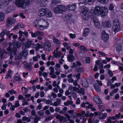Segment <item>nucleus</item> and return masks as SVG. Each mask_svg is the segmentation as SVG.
Instances as JSON below:
<instances>
[{
    "mask_svg": "<svg viewBox=\"0 0 123 123\" xmlns=\"http://www.w3.org/2000/svg\"><path fill=\"white\" fill-rule=\"evenodd\" d=\"M94 13L97 16H98L101 14L105 15L108 12V9L105 6L99 7V6H95L94 9Z\"/></svg>",
    "mask_w": 123,
    "mask_h": 123,
    "instance_id": "nucleus-1",
    "label": "nucleus"
},
{
    "mask_svg": "<svg viewBox=\"0 0 123 123\" xmlns=\"http://www.w3.org/2000/svg\"><path fill=\"white\" fill-rule=\"evenodd\" d=\"M16 42V40L15 39L12 40V43L9 42V46L7 48V49L8 51L15 52L17 51V48H19L20 47L21 44L20 42L19 41Z\"/></svg>",
    "mask_w": 123,
    "mask_h": 123,
    "instance_id": "nucleus-2",
    "label": "nucleus"
},
{
    "mask_svg": "<svg viewBox=\"0 0 123 123\" xmlns=\"http://www.w3.org/2000/svg\"><path fill=\"white\" fill-rule=\"evenodd\" d=\"M32 0H15V4L18 7L23 8L30 4Z\"/></svg>",
    "mask_w": 123,
    "mask_h": 123,
    "instance_id": "nucleus-3",
    "label": "nucleus"
},
{
    "mask_svg": "<svg viewBox=\"0 0 123 123\" xmlns=\"http://www.w3.org/2000/svg\"><path fill=\"white\" fill-rule=\"evenodd\" d=\"M34 26L37 27V25H39L40 24H42L44 26V28H47L49 26V23L48 22L46 19H40L37 21V20L34 23Z\"/></svg>",
    "mask_w": 123,
    "mask_h": 123,
    "instance_id": "nucleus-4",
    "label": "nucleus"
},
{
    "mask_svg": "<svg viewBox=\"0 0 123 123\" xmlns=\"http://www.w3.org/2000/svg\"><path fill=\"white\" fill-rule=\"evenodd\" d=\"M89 8L86 7H85L81 10V15L83 18L86 20H87L89 18L88 15Z\"/></svg>",
    "mask_w": 123,
    "mask_h": 123,
    "instance_id": "nucleus-5",
    "label": "nucleus"
},
{
    "mask_svg": "<svg viewBox=\"0 0 123 123\" xmlns=\"http://www.w3.org/2000/svg\"><path fill=\"white\" fill-rule=\"evenodd\" d=\"M120 29V24L118 19H115L113 21L112 29L115 32H117Z\"/></svg>",
    "mask_w": 123,
    "mask_h": 123,
    "instance_id": "nucleus-6",
    "label": "nucleus"
},
{
    "mask_svg": "<svg viewBox=\"0 0 123 123\" xmlns=\"http://www.w3.org/2000/svg\"><path fill=\"white\" fill-rule=\"evenodd\" d=\"M101 38L104 42H107L109 39V35L106 33L105 31H103L102 32Z\"/></svg>",
    "mask_w": 123,
    "mask_h": 123,
    "instance_id": "nucleus-7",
    "label": "nucleus"
},
{
    "mask_svg": "<svg viewBox=\"0 0 123 123\" xmlns=\"http://www.w3.org/2000/svg\"><path fill=\"white\" fill-rule=\"evenodd\" d=\"M51 44L50 42L49 41H47L44 43L43 48L45 50L49 51L51 50Z\"/></svg>",
    "mask_w": 123,
    "mask_h": 123,
    "instance_id": "nucleus-8",
    "label": "nucleus"
},
{
    "mask_svg": "<svg viewBox=\"0 0 123 123\" xmlns=\"http://www.w3.org/2000/svg\"><path fill=\"white\" fill-rule=\"evenodd\" d=\"M15 21L16 20L15 19L9 17L7 18L6 24L7 26H9L10 25L14 24Z\"/></svg>",
    "mask_w": 123,
    "mask_h": 123,
    "instance_id": "nucleus-9",
    "label": "nucleus"
},
{
    "mask_svg": "<svg viewBox=\"0 0 123 123\" xmlns=\"http://www.w3.org/2000/svg\"><path fill=\"white\" fill-rule=\"evenodd\" d=\"M31 33V36L33 37H35L38 36H43L44 34L43 32L39 31H36L34 33L32 32Z\"/></svg>",
    "mask_w": 123,
    "mask_h": 123,
    "instance_id": "nucleus-10",
    "label": "nucleus"
},
{
    "mask_svg": "<svg viewBox=\"0 0 123 123\" xmlns=\"http://www.w3.org/2000/svg\"><path fill=\"white\" fill-rule=\"evenodd\" d=\"M56 118L58 119L60 122L63 121L64 122H65L67 121V119L65 117L63 116H61L59 114H57L56 115Z\"/></svg>",
    "mask_w": 123,
    "mask_h": 123,
    "instance_id": "nucleus-11",
    "label": "nucleus"
},
{
    "mask_svg": "<svg viewBox=\"0 0 123 123\" xmlns=\"http://www.w3.org/2000/svg\"><path fill=\"white\" fill-rule=\"evenodd\" d=\"M102 25L104 28H109L111 26V24L109 21L106 20L102 23Z\"/></svg>",
    "mask_w": 123,
    "mask_h": 123,
    "instance_id": "nucleus-12",
    "label": "nucleus"
},
{
    "mask_svg": "<svg viewBox=\"0 0 123 123\" xmlns=\"http://www.w3.org/2000/svg\"><path fill=\"white\" fill-rule=\"evenodd\" d=\"M81 82L82 85L85 87H87L88 86V84L86 79L84 78H81Z\"/></svg>",
    "mask_w": 123,
    "mask_h": 123,
    "instance_id": "nucleus-13",
    "label": "nucleus"
},
{
    "mask_svg": "<svg viewBox=\"0 0 123 123\" xmlns=\"http://www.w3.org/2000/svg\"><path fill=\"white\" fill-rule=\"evenodd\" d=\"M93 100L97 104H100L102 103V101L98 96H95L94 97Z\"/></svg>",
    "mask_w": 123,
    "mask_h": 123,
    "instance_id": "nucleus-14",
    "label": "nucleus"
},
{
    "mask_svg": "<svg viewBox=\"0 0 123 123\" xmlns=\"http://www.w3.org/2000/svg\"><path fill=\"white\" fill-rule=\"evenodd\" d=\"M54 54L53 56L52 57H55V58H59L60 57L61 55V51H57L55 50L53 52Z\"/></svg>",
    "mask_w": 123,
    "mask_h": 123,
    "instance_id": "nucleus-15",
    "label": "nucleus"
},
{
    "mask_svg": "<svg viewBox=\"0 0 123 123\" xmlns=\"http://www.w3.org/2000/svg\"><path fill=\"white\" fill-rule=\"evenodd\" d=\"M32 41L31 39H29L28 40L26 44L25 45V47L26 48H29L32 44Z\"/></svg>",
    "mask_w": 123,
    "mask_h": 123,
    "instance_id": "nucleus-16",
    "label": "nucleus"
},
{
    "mask_svg": "<svg viewBox=\"0 0 123 123\" xmlns=\"http://www.w3.org/2000/svg\"><path fill=\"white\" fill-rule=\"evenodd\" d=\"M46 10L45 9L42 8L40 10L39 15L40 17H42L45 15Z\"/></svg>",
    "mask_w": 123,
    "mask_h": 123,
    "instance_id": "nucleus-17",
    "label": "nucleus"
},
{
    "mask_svg": "<svg viewBox=\"0 0 123 123\" xmlns=\"http://www.w3.org/2000/svg\"><path fill=\"white\" fill-rule=\"evenodd\" d=\"M7 54V53L3 50H2L0 49V57L1 58H6V55Z\"/></svg>",
    "mask_w": 123,
    "mask_h": 123,
    "instance_id": "nucleus-18",
    "label": "nucleus"
},
{
    "mask_svg": "<svg viewBox=\"0 0 123 123\" xmlns=\"http://www.w3.org/2000/svg\"><path fill=\"white\" fill-rule=\"evenodd\" d=\"M8 0H1L0 3V6L3 7L7 6L8 3Z\"/></svg>",
    "mask_w": 123,
    "mask_h": 123,
    "instance_id": "nucleus-19",
    "label": "nucleus"
},
{
    "mask_svg": "<svg viewBox=\"0 0 123 123\" xmlns=\"http://www.w3.org/2000/svg\"><path fill=\"white\" fill-rule=\"evenodd\" d=\"M56 101L54 102L53 105L55 106H57L61 104V99L57 98L56 99Z\"/></svg>",
    "mask_w": 123,
    "mask_h": 123,
    "instance_id": "nucleus-20",
    "label": "nucleus"
},
{
    "mask_svg": "<svg viewBox=\"0 0 123 123\" xmlns=\"http://www.w3.org/2000/svg\"><path fill=\"white\" fill-rule=\"evenodd\" d=\"M76 8V5L75 4H70L67 6V9L71 11H74Z\"/></svg>",
    "mask_w": 123,
    "mask_h": 123,
    "instance_id": "nucleus-21",
    "label": "nucleus"
},
{
    "mask_svg": "<svg viewBox=\"0 0 123 123\" xmlns=\"http://www.w3.org/2000/svg\"><path fill=\"white\" fill-rule=\"evenodd\" d=\"M28 52L25 49L22 51V53H21L20 55L23 57L24 59H26V58L27 56L28 55Z\"/></svg>",
    "mask_w": 123,
    "mask_h": 123,
    "instance_id": "nucleus-22",
    "label": "nucleus"
},
{
    "mask_svg": "<svg viewBox=\"0 0 123 123\" xmlns=\"http://www.w3.org/2000/svg\"><path fill=\"white\" fill-rule=\"evenodd\" d=\"M93 21L96 27H98L100 25L98 20L96 17H94L93 18Z\"/></svg>",
    "mask_w": 123,
    "mask_h": 123,
    "instance_id": "nucleus-23",
    "label": "nucleus"
},
{
    "mask_svg": "<svg viewBox=\"0 0 123 123\" xmlns=\"http://www.w3.org/2000/svg\"><path fill=\"white\" fill-rule=\"evenodd\" d=\"M107 115V114L106 113H101L98 115L99 118L100 119H105Z\"/></svg>",
    "mask_w": 123,
    "mask_h": 123,
    "instance_id": "nucleus-24",
    "label": "nucleus"
},
{
    "mask_svg": "<svg viewBox=\"0 0 123 123\" xmlns=\"http://www.w3.org/2000/svg\"><path fill=\"white\" fill-rule=\"evenodd\" d=\"M121 115V113H119L118 114H116L115 116L111 117L110 118L112 120H116L120 118Z\"/></svg>",
    "mask_w": 123,
    "mask_h": 123,
    "instance_id": "nucleus-25",
    "label": "nucleus"
},
{
    "mask_svg": "<svg viewBox=\"0 0 123 123\" xmlns=\"http://www.w3.org/2000/svg\"><path fill=\"white\" fill-rule=\"evenodd\" d=\"M53 40V43L56 44H60L61 43V42L57 39L54 36H53L52 38Z\"/></svg>",
    "mask_w": 123,
    "mask_h": 123,
    "instance_id": "nucleus-26",
    "label": "nucleus"
},
{
    "mask_svg": "<svg viewBox=\"0 0 123 123\" xmlns=\"http://www.w3.org/2000/svg\"><path fill=\"white\" fill-rule=\"evenodd\" d=\"M74 59V57L72 55H69L68 56V60L69 62H71L73 61Z\"/></svg>",
    "mask_w": 123,
    "mask_h": 123,
    "instance_id": "nucleus-27",
    "label": "nucleus"
},
{
    "mask_svg": "<svg viewBox=\"0 0 123 123\" xmlns=\"http://www.w3.org/2000/svg\"><path fill=\"white\" fill-rule=\"evenodd\" d=\"M94 87L95 90L97 92L100 91L101 90V88L99 87L98 84L97 83H95L93 85Z\"/></svg>",
    "mask_w": 123,
    "mask_h": 123,
    "instance_id": "nucleus-28",
    "label": "nucleus"
},
{
    "mask_svg": "<svg viewBox=\"0 0 123 123\" xmlns=\"http://www.w3.org/2000/svg\"><path fill=\"white\" fill-rule=\"evenodd\" d=\"M61 8L59 7V6L55 7L54 9V12L55 13H62L60 11Z\"/></svg>",
    "mask_w": 123,
    "mask_h": 123,
    "instance_id": "nucleus-29",
    "label": "nucleus"
},
{
    "mask_svg": "<svg viewBox=\"0 0 123 123\" xmlns=\"http://www.w3.org/2000/svg\"><path fill=\"white\" fill-rule=\"evenodd\" d=\"M45 16L48 17H51L52 16V14L50 11L48 10H46Z\"/></svg>",
    "mask_w": 123,
    "mask_h": 123,
    "instance_id": "nucleus-30",
    "label": "nucleus"
},
{
    "mask_svg": "<svg viewBox=\"0 0 123 123\" xmlns=\"http://www.w3.org/2000/svg\"><path fill=\"white\" fill-rule=\"evenodd\" d=\"M71 115L73 116V118H77L78 116H80L81 117L82 116L81 114L80 113H77L75 112H74L73 114Z\"/></svg>",
    "mask_w": 123,
    "mask_h": 123,
    "instance_id": "nucleus-31",
    "label": "nucleus"
},
{
    "mask_svg": "<svg viewBox=\"0 0 123 123\" xmlns=\"http://www.w3.org/2000/svg\"><path fill=\"white\" fill-rule=\"evenodd\" d=\"M59 7L61 8H60V11L62 13V12H64L66 11V9L65 8V6L64 5H59Z\"/></svg>",
    "mask_w": 123,
    "mask_h": 123,
    "instance_id": "nucleus-32",
    "label": "nucleus"
},
{
    "mask_svg": "<svg viewBox=\"0 0 123 123\" xmlns=\"http://www.w3.org/2000/svg\"><path fill=\"white\" fill-rule=\"evenodd\" d=\"M89 31V28H86L84 30V32L83 34V36L86 37V36Z\"/></svg>",
    "mask_w": 123,
    "mask_h": 123,
    "instance_id": "nucleus-33",
    "label": "nucleus"
},
{
    "mask_svg": "<svg viewBox=\"0 0 123 123\" xmlns=\"http://www.w3.org/2000/svg\"><path fill=\"white\" fill-rule=\"evenodd\" d=\"M33 48L36 49L37 50L39 49L40 48H42L41 45L39 43H37L36 44L33 45Z\"/></svg>",
    "mask_w": 123,
    "mask_h": 123,
    "instance_id": "nucleus-34",
    "label": "nucleus"
},
{
    "mask_svg": "<svg viewBox=\"0 0 123 123\" xmlns=\"http://www.w3.org/2000/svg\"><path fill=\"white\" fill-rule=\"evenodd\" d=\"M22 120L23 121H26L28 122H30L31 121L30 118L27 117L26 116H24L22 118Z\"/></svg>",
    "mask_w": 123,
    "mask_h": 123,
    "instance_id": "nucleus-35",
    "label": "nucleus"
},
{
    "mask_svg": "<svg viewBox=\"0 0 123 123\" xmlns=\"http://www.w3.org/2000/svg\"><path fill=\"white\" fill-rule=\"evenodd\" d=\"M122 46L120 44H118L116 47V51H117L119 52L122 50Z\"/></svg>",
    "mask_w": 123,
    "mask_h": 123,
    "instance_id": "nucleus-36",
    "label": "nucleus"
},
{
    "mask_svg": "<svg viewBox=\"0 0 123 123\" xmlns=\"http://www.w3.org/2000/svg\"><path fill=\"white\" fill-rule=\"evenodd\" d=\"M79 48L81 50H83L85 52H86L87 51V50L86 48L83 45H81L79 47Z\"/></svg>",
    "mask_w": 123,
    "mask_h": 123,
    "instance_id": "nucleus-37",
    "label": "nucleus"
},
{
    "mask_svg": "<svg viewBox=\"0 0 123 123\" xmlns=\"http://www.w3.org/2000/svg\"><path fill=\"white\" fill-rule=\"evenodd\" d=\"M98 106L99 109L102 111H104L105 109V106L101 105H98Z\"/></svg>",
    "mask_w": 123,
    "mask_h": 123,
    "instance_id": "nucleus-38",
    "label": "nucleus"
},
{
    "mask_svg": "<svg viewBox=\"0 0 123 123\" xmlns=\"http://www.w3.org/2000/svg\"><path fill=\"white\" fill-rule=\"evenodd\" d=\"M49 69L50 70V72L49 73V75L54 74V68L52 66H50L49 68Z\"/></svg>",
    "mask_w": 123,
    "mask_h": 123,
    "instance_id": "nucleus-39",
    "label": "nucleus"
},
{
    "mask_svg": "<svg viewBox=\"0 0 123 123\" xmlns=\"http://www.w3.org/2000/svg\"><path fill=\"white\" fill-rule=\"evenodd\" d=\"M60 65L58 63H57L55 67V68L56 70L59 71L60 70Z\"/></svg>",
    "mask_w": 123,
    "mask_h": 123,
    "instance_id": "nucleus-40",
    "label": "nucleus"
},
{
    "mask_svg": "<svg viewBox=\"0 0 123 123\" xmlns=\"http://www.w3.org/2000/svg\"><path fill=\"white\" fill-rule=\"evenodd\" d=\"M40 119V117L38 116H36L34 119V123H37Z\"/></svg>",
    "mask_w": 123,
    "mask_h": 123,
    "instance_id": "nucleus-41",
    "label": "nucleus"
},
{
    "mask_svg": "<svg viewBox=\"0 0 123 123\" xmlns=\"http://www.w3.org/2000/svg\"><path fill=\"white\" fill-rule=\"evenodd\" d=\"M61 3V1L59 0H52V3L53 4L56 5Z\"/></svg>",
    "mask_w": 123,
    "mask_h": 123,
    "instance_id": "nucleus-42",
    "label": "nucleus"
},
{
    "mask_svg": "<svg viewBox=\"0 0 123 123\" xmlns=\"http://www.w3.org/2000/svg\"><path fill=\"white\" fill-rule=\"evenodd\" d=\"M84 89L83 88H81L80 90L79 89L78 90V92L84 95L85 94Z\"/></svg>",
    "mask_w": 123,
    "mask_h": 123,
    "instance_id": "nucleus-43",
    "label": "nucleus"
},
{
    "mask_svg": "<svg viewBox=\"0 0 123 123\" xmlns=\"http://www.w3.org/2000/svg\"><path fill=\"white\" fill-rule=\"evenodd\" d=\"M8 92L11 95H12L13 94H16L17 92L13 89L8 91Z\"/></svg>",
    "mask_w": 123,
    "mask_h": 123,
    "instance_id": "nucleus-44",
    "label": "nucleus"
},
{
    "mask_svg": "<svg viewBox=\"0 0 123 123\" xmlns=\"http://www.w3.org/2000/svg\"><path fill=\"white\" fill-rule=\"evenodd\" d=\"M5 16L3 13L0 12V21H2L4 19Z\"/></svg>",
    "mask_w": 123,
    "mask_h": 123,
    "instance_id": "nucleus-45",
    "label": "nucleus"
},
{
    "mask_svg": "<svg viewBox=\"0 0 123 123\" xmlns=\"http://www.w3.org/2000/svg\"><path fill=\"white\" fill-rule=\"evenodd\" d=\"M6 30H3L0 34V36L2 37H3L6 34Z\"/></svg>",
    "mask_w": 123,
    "mask_h": 123,
    "instance_id": "nucleus-46",
    "label": "nucleus"
},
{
    "mask_svg": "<svg viewBox=\"0 0 123 123\" xmlns=\"http://www.w3.org/2000/svg\"><path fill=\"white\" fill-rule=\"evenodd\" d=\"M12 71L11 70H9L8 71L7 74L5 77L6 79H7L9 77H10V74L12 73Z\"/></svg>",
    "mask_w": 123,
    "mask_h": 123,
    "instance_id": "nucleus-47",
    "label": "nucleus"
},
{
    "mask_svg": "<svg viewBox=\"0 0 123 123\" xmlns=\"http://www.w3.org/2000/svg\"><path fill=\"white\" fill-rule=\"evenodd\" d=\"M76 69L78 72H83L84 70V68L81 67L77 68H76Z\"/></svg>",
    "mask_w": 123,
    "mask_h": 123,
    "instance_id": "nucleus-48",
    "label": "nucleus"
},
{
    "mask_svg": "<svg viewBox=\"0 0 123 123\" xmlns=\"http://www.w3.org/2000/svg\"><path fill=\"white\" fill-rule=\"evenodd\" d=\"M46 103L47 104L50 105H53V103H52V101L48 99L46 100Z\"/></svg>",
    "mask_w": 123,
    "mask_h": 123,
    "instance_id": "nucleus-49",
    "label": "nucleus"
},
{
    "mask_svg": "<svg viewBox=\"0 0 123 123\" xmlns=\"http://www.w3.org/2000/svg\"><path fill=\"white\" fill-rule=\"evenodd\" d=\"M90 58L89 57H87L85 59V62L86 64H89L90 62Z\"/></svg>",
    "mask_w": 123,
    "mask_h": 123,
    "instance_id": "nucleus-50",
    "label": "nucleus"
},
{
    "mask_svg": "<svg viewBox=\"0 0 123 123\" xmlns=\"http://www.w3.org/2000/svg\"><path fill=\"white\" fill-rule=\"evenodd\" d=\"M14 79L17 81H20L21 80V79L19 76H15L14 77Z\"/></svg>",
    "mask_w": 123,
    "mask_h": 123,
    "instance_id": "nucleus-51",
    "label": "nucleus"
},
{
    "mask_svg": "<svg viewBox=\"0 0 123 123\" xmlns=\"http://www.w3.org/2000/svg\"><path fill=\"white\" fill-rule=\"evenodd\" d=\"M15 105H14L15 107L16 108L19 107L20 106V104L19 103V101L18 100L16 101L15 102Z\"/></svg>",
    "mask_w": 123,
    "mask_h": 123,
    "instance_id": "nucleus-52",
    "label": "nucleus"
},
{
    "mask_svg": "<svg viewBox=\"0 0 123 123\" xmlns=\"http://www.w3.org/2000/svg\"><path fill=\"white\" fill-rule=\"evenodd\" d=\"M26 99H23V103H22V105L24 106L25 105H28V103L26 101H25Z\"/></svg>",
    "mask_w": 123,
    "mask_h": 123,
    "instance_id": "nucleus-53",
    "label": "nucleus"
},
{
    "mask_svg": "<svg viewBox=\"0 0 123 123\" xmlns=\"http://www.w3.org/2000/svg\"><path fill=\"white\" fill-rule=\"evenodd\" d=\"M71 100H67L66 102H64V104L66 106H68L69 105H70Z\"/></svg>",
    "mask_w": 123,
    "mask_h": 123,
    "instance_id": "nucleus-54",
    "label": "nucleus"
},
{
    "mask_svg": "<svg viewBox=\"0 0 123 123\" xmlns=\"http://www.w3.org/2000/svg\"><path fill=\"white\" fill-rule=\"evenodd\" d=\"M11 11V9L9 7H8L6 10L5 12L6 13H10Z\"/></svg>",
    "mask_w": 123,
    "mask_h": 123,
    "instance_id": "nucleus-55",
    "label": "nucleus"
},
{
    "mask_svg": "<svg viewBox=\"0 0 123 123\" xmlns=\"http://www.w3.org/2000/svg\"><path fill=\"white\" fill-rule=\"evenodd\" d=\"M96 64L95 65H96L98 66V65H99L101 64L102 63V62H101L99 60H98L95 62Z\"/></svg>",
    "mask_w": 123,
    "mask_h": 123,
    "instance_id": "nucleus-56",
    "label": "nucleus"
},
{
    "mask_svg": "<svg viewBox=\"0 0 123 123\" xmlns=\"http://www.w3.org/2000/svg\"><path fill=\"white\" fill-rule=\"evenodd\" d=\"M19 33L20 35V37H18V38L19 39H20L23 36V32L22 31L20 30L19 31Z\"/></svg>",
    "mask_w": 123,
    "mask_h": 123,
    "instance_id": "nucleus-57",
    "label": "nucleus"
},
{
    "mask_svg": "<svg viewBox=\"0 0 123 123\" xmlns=\"http://www.w3.org/2000/svg\"><path fill=\"white\" fill-rule=\"evenodd\" d=\"M114 8V6L112 4H111L110 5L109 9L110 10H112Z\"/></svg>",
    "mask_w": 123,
    "mask_h": 123,
    "instance_id": "nucleus-58",
    "label": "nucleus"
},
{
    "mask_svg": "<svg viewBox=\"0 0 123 123\" xmlns=\"http://www.w3.org/2000/svg\"><path fill=\"white\" fill-rule=\"evenodd\" d=\"M44 112L43 110L40 111L38 112V114L40 116H42L43 115Z\"/></svg>",
    "mask_w": 123,
    "mask_h": 123,
    "instance_id": "nucleus-59",
    "label": "nucleus"
},
{
    "mask_svg": "<svg viewBox=\"0 0 123 123\" xmlns=\"http://www.w3.org/2000/svg\"><path fill=\"white\" fill-rule=\"evenodd\" d=\"M108 73L109 75L110 76V77H112L113 75V74L112 73V72L110 70H109L108 71Z\"/></svg>",
    "mask_w": 123,
    "mask_h": 123,
    "instance_id": "nucleus-60",
    "label": "nucleus"
},
{
    "mask_svg": "<svg viewBox=\"0 0 123 123\" xmlns=\"http://www.w3.org/2000/svg\"><path fill=\"white\" fill-rule=\"evenodd\" d=\"M69 36L70 38L72 39L76 37V36L75 34H73L72 33H70L69 34Z\"/></svg>",
    "mask_w": 123,
    "mask_h": 123,
    "instance_id": "nucleus-61",
    "label": "nucleus"
},
{
    "mask_svg": "<svg viewBox=\"0 0 123 123\" xmlns=\"http://www.w3.org/2000/svg\"><path fill=\"white\" fill-rule=\"evenodd\" d=\"M98 53L104 56H105L106 55L105 54L104 52L101 51H99L98 52Z\"/></svg>",
    "mask_w": 123,
    "mask_h": 123,
    "instance_id": "nucleus-62",
    "label": "nucleus"
},
{
    "mask_svg": "<svg viewBox=\"0 0 123 123\" xmlns=\"http://www.w3.org/2000/svg\"><path fill=\"white\" fill-rule=\"evenodd\" d=\"M51 116H49L45 118V120L46 121H48L51 120Z\"/></svg>",
    "mask_w": 123,
    "mask_h": 123,
    "instance_id": "nucleus-63",
    "label": "nucleus"
},
{
    "mask_svg": "<svg viewBox=\"0 0 123 123\" xmlns=\"http://www.w3.org/2000/svg\"><path fill=\"white\" fill-rule=\"evenodd\" d=\"M51 96L55 98L57 97V94L55 93L52 92L51 93Z\"/></svg>",
    "mask_w": 123,
    "mask_h": 123,
    "instance_id": "nucleus-64",
    "label": "nucleus"
}]
</instances>
